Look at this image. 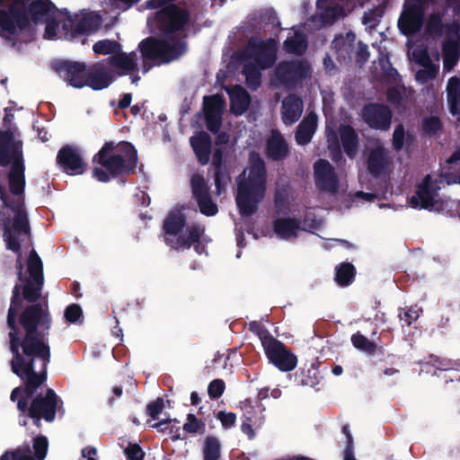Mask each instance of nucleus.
<instances>
[{"label":"nucleus","instance_id":"obj_1","mask_svg":"<svg viewBox=\"0 0 460 460\" xmlns=\"http://www.w3.org/2000/svg\"><path fill=\"white\" fill-rule=\"evenodd\" d=\"M19 286H15L12 303L8 311L7 323L10 327V349L13 354L11 361L14 374L26 380L29 394L45 381L46 367L49 358V350L45 336L50 327V318L46 306L32 305L21 315V323L26 332L21 339L15 327V318L21 299Z\"/></svg>","mask_w":460,"mask_h":460},{"label":"nucleus","instance_id":"obj_2","mask_svg":"<svg viewBox=\"0 0 460 460\" xmlns=\"http://www.w3.org/2000/svg\"><path fill=\"white\" fill-rule=\"evenodd\" d=\"M22 144L13 134L0 133V228L7 249L19 252L20 243L29 235L23 204L24 175Z\"/></svg>","mask_w":460,"mask_h":460},{"label":"nucleus","instance_id":"obj_3","mask_svg":"<svg viewBox=\"0 0 460 460\" xmlns=\"http://www.w3.org/2000/svg\"><path fill=\"white\" fill-rule=\"evenodd\" d=\"M64 14L49 0H0V34L6 39L18 35L29 24V16L35 22L45 17L46 26L52 22V31H58Z\"/></svg>","mask_w":460,"mask_h":460},{"label":"nucleus","instance_id":"obj_4","mask_svg":"<svg viewBox=\"0 0 460 460\" xmlns=\"http://www.w3.org/2000/svg\"><path fill=\"white\" fill-rule=\"evenodd\" d=\"M267 172L260 155L252 152L249 155L247 166L236 178L237 191L235 200L243 216L253 214L265 197Z\"/></svg>","mask_w":460,"mask_h":460},{"label":"nucleus","instance_id":"obj_5","mask_svg":"<svg viewBox=\"0 0 460 460\" xmlns=\"http://www.w3.org/2000/svg\"><path fill=\"white\" fill-rule=\"evenodd\" d=\"M276 206L279 211L288 210L290 215L278 217L273 222L274 234L285 240H291L299 234L301 231H311L318 228L322 221L302 220L301 217L296 214V204L293 195L286 192H278L276 195Z\"/></svg>","mask_w":460,"mask_h":460},{"label":"nucleus","instance_id":"obj_6","mask_svg":"<svg viewBox=\"0 0 460 460\" xmlns=\"http://www.w3.org/2000/svg\"><path fill=\"white\" fill-rule=\"evenodd\" d=\"M276 42H249L243 53V74L247 85L256 89L261 82V70L270 67L276 59Z\"/></svg>","mask_w":460,"mask_h":460},{"label":"nucleus","instance_id":"obj_7","mask_svg":"<svg viewBox=\"0 0 460 460\" xmlns=\"http://www.w3.org/2000/svg\"><path fill=\"white\" fill-rule=\"evenodd\" d=\"M62 22L58 31H52V22H49L45 32V38H66L74 40L79 35L90 34L99 29L102 23L101 17L94 13H81L74 17L66 14L61 15Z\"/></svg>","mask_w":460,"mask_h":460},{"label":"nucleus","instance_id":"obj_8","mask_svg":"<svg viewBox=\"0 0 460 460\" xmlns=\"http://www.w3.org/2000/svg\"><path fill=\"white\" fill-rule=\"evenodd\" d=\"M140 49L146 72L152 65L170 62L185 52V43L181 39L170 37L167 40L148 39L141 42Z\"/></svg>","mask_w":460,"mask_h":460},{"label":"nucleus","instance_id":"obj_9","mask_svg":"<svg viewBox=\"0 0 460 460\" xmlns=\"http://www.w3.org/2000/svg\"><path fill=\"white\" fill-rule=\"evenodd\" d=\"M112 144H106L98 153L95 159L98 163L111 173H118L125 171H130L137 166V157L134 146L128 143L119 144L114 152Z\"/></svg>","mask_w":460,"mask_h":460},{"label":"nucleus","instance_id":"obj_10","mask_svg":"<svg viewBox=\"0 0 460 460\" xmlns=\"http://www.w3.org/2000/svg\"><path fill=\"white\" fill-rule=\"evenodd\" d=\"M185 217L181 210L172 211L164 222L165 241L174 248L190 247L194 243H199L204 233L202 226H194L188 229V236L179 235L184 226Z\"/></svg>","mask_w":460,"mask_h":460},{"label":"nucleus","instance_id":"obj_11","mask_svg":"<svg viewBox=\"0 0 460 460\" xmlns=\"http://www.w3.org/2000/svg\"><path fill=\"white\" fill-rule=\"evenodd\" d=\"M261 343L269 360L282 371H290L296 367V357L288 351L282 343L265 337Z\"/></svg>","mask_w":460,"mask_h":460},{"label":"nucleus","instance_id":"obj_12","mask_svg":"<svg viewBox=\"0 0 460 460\" xmlns=\"http://www.w3.org/2000/svg\"><path fill=\"white\" fill-rule=\"evenodd\" d=\"M425 0H405L398 26L405 35L416 32L421 26Z\"/></svg>","mask_w":460,"mask_h":460},{"label":"nucleus","instance_id":"obj_13","mask_svg":"<svg viewBox=\"0 0 460 460\" xmlns=\"http://www.w3.org/2000/svg\"><path fill=\"white\" fill-rule=\"evenodd\" d=\"M173 2L174 0H152L149 3L151 7L161 8L159 20L170 31L181 28L187 21L186 13L178 9Z\"/></svg>","mask_w":460,"mask_h":460},{"label":"nucleus","instance_id":"obj_14","mask_svg":"<svg viewBox=\"0 0 460 460\" xmlns=\"http://www.w3.org/2000/svg\"><path fill=\"white\" fill-rule=\"evenodd\" d=\"M438 181H433L429 175L426 176L418 186L416 194L411 198V207L413 208H432L438 202Z\"/></svg>","mask_w":460,"mask_h":460},{"label":"nucleus","instance_id":"obj_15","mask_svg":"<svg viewBox=\"0 0 460 460\" xmlns=\"http://www.w3.org/2000/svg\"><path fill=\"white\" fill-rule=\"evenodd\" d=\"M28 271L31 280L23 288V296L29 301H34L40 296L42 286V262L40 257L32 251L28 260Z\"/></svg>","mask_w":460,"mask_h":460},{"label":"nucleus","instance_id":"obj_16","mask_svg":"<svg viewBox=\"0 0 460 460\" xmlns=\"http://www.w3.org/2000/svg\"><path fill=\"white\" fill-rule=\"evenodd\" d=\"M33 452L34 456L31 455V448L29 446L24 445L16 448L13 451L7 452L1 456L0 460H43L45 459L48 448L49 441L44 436H38L33 439Z\"/></svg>","mask_w":460,"mask_h":460},{"label":"nucleus","instance_id":"obj_17","mask_svg":"<svg viewBox=\"0 0 460 460\" xmlns=\"http://www.w3.org/2000/svg\"><path fill=\"white\" fill-rule=\"evenodd\" d=\"M225 106V100L219 94L204 97L203 111L206 124L211 132H217L220 128Z\"/></svg>","mask_w":460,"mask_h":460},{"label":"nucleus","instance_id":"obj_18","mask_svg":"<svg viewBox=\"0 0 460 460\" xmlns=\"http://www.w3.org/2000/svg\"><path fill=\"white\" fill-rule=\"evenodd\" d=\"M409 56L421 66L416 73V79L421 84L433 79L438 70V66L433 64L426 50L420 47H409Z\"/></svg>","mask_w":460,"mask_h":460},{"label":"nucleus","instance_id":"obj_19","mask_svg":"<svg viewBox=\"0 0 460 460\" xmlns=\"http://www.w3.org/2000/svg\"><path fill=\"white\" fill-rule=\"evenodd\" d=\"M57 407V396L52 390H48L44 398L37 397L30 409V415L36 419L35 424L39 425L40 419L52 421L55 417Z\"/></svg>","mask_w":460,"mask_h":460},{"label":"nucleus","instance_id":"obj_20","mask_svg":"<svg viewBox=\"0 0 460 460\" xmlns=\"http://www.w3.org/2000/svg\"><path fill=\"white\" fill-rule=\"evenodd\" d=\"M447 40L444 44V68L450 71L457 63L460 56V35L458 24H452L447 31Z\"/></svg>","mask_w":460,"mask_h":460},{"label":"nucleus","instance_id":"obj_21","mask_svg":"<svg viewBox=\"0 0 460 460\" xmlns=\"http://www.w3.org/2000/svg\"><path fill=\"white\" fill-rule=\"evenodd\" d=\"M314 179L316 185L332 194L339 192V183L332 165L324 160L314 164Z\"/></svg>","mask_w":460,"mask_h":460},{"label":"nucleus","instance_id":"obj_22","mask_svg":"<svg viewBox=\"0 0 460 460\" xmlns=\"http://www.w3.org/2000/svg\"><path fill=\"white\" fill-rule=\"evenodd\" d=\"M58 71L71 86L75 88L86 86L87 72L84 64L65 61L59 65Z\"/></svg>","mask_w":460,"mask_h":460},{"label":"nucleus","instance_id":"obj_23","mask_svg":"<svg viewBox=\"0 0 460 460\" xmlns=\"http://www.w3.org/2000/svg\"><path fill=\"white\" fill-rule=\"evenodd\" d=\"M191 186L200 212L206 216L216 215L217 212V207L211 201L208 194V188L204 179L199 175H194L191 179Z\"/></svg>","mask_w":460,"mask_h":460},{"label":"nucleus","instance_id":"obj_24","mask_svg":"<svg viewBox=\"0 0 460 460\" xmlns=\"http://www.w3.org/2000/svg\"><path fill=\"white\" fill-rule=\"evenodd\" d=\"M391 111L384 105L370 104L365 107L363 118L371 127L380 129H387L391 123Z\"/></svg>","mask_w":460,"mask_h":460},{"label":"nucleus","instance_id":"obj_25","mask_svg":"<svg viewBox=\"0 0 460 460\" xmlns=\"http://www.w3.org/2000/svg\"><path fill=\"white\" fill-rule=\"evenodd\" d=\"M58 162L70 175H77L84 171V164L79 152L72 147H63L58 155Z\"/></svg>","mask_w":460,"mask_h":460},{"label":"nucleus","instance_id":"obj_26","mask_svg":"<svg viewBox=\"0 0 460 460\" xmlns=\"http://www.w3.org/2000/svg\"><path fill=\"white\" fill-rule=\"evenodd\" d=\"M367 164L370 172L376 175L385 172L389 168L391 160L386 150L379 143L371 148Z\"/></svg>","mask_w":460,"mask_h":460},{"label":"nucleus","instance_id":"obj_27","mask_svg":"<svg viewBox=\"0 0 460 460\" xmlns=\"http://www.w3.org/2000/svg\"><path fill=\"white\" fill-rule=\"evenodd\" d=\"M110 70L102 64L93 66L91 72H87L86 86L93 90H102L109 86L112 81Z\"/></svg>","mask_w":460,"mask_h":460},{"label":"nucleus","instance_id":"obj_28","mask_svg":"<svg viewBox=\"0 0 460 460\" xmlns=\"http://www.w3.org/2000/svg\"><path fill=\"white\" fill-rule=\"evenodd\" d=\"M303 112L302 101L290 95L284 99L282 102V119L286 125H292L301 117Z\"/></svg>","mask_w":460,"mask_h":460},{"label":"nucleus","instance_id":"obj_29","mask_svg":"<svg viewBox=\"0 0 460 460\" xmlns=\"http://www.w3.org/2000/svg\"><path fill=\"white\" fill-rule=\"evenodd\" d=\"M266 154L273 160L285 158L288 154V146L284 137L277 131H272L267 140Z\"/></svg>","mask_w":460,"mask_h":460},{"label":"nucleus","instance_id":"obj_30","mask_svg":"<svg viewBox=\"0 0 460 460\" xmlns=\"http://www.w3.org/2000/svg\"><path fill=\"white\" fill-rule=\"evenodd\" d=\"M231 102V111L235 115L243 114L250 104V97L246 91L239 85L226 89Z\"/></svg>","mask_w":460,"mask_h":460},{"label":"nucleus","instance_id":"obj_31","mask_svg":"<svg viewBox=\"0 0 460 460\" xmlns=\"http://www.w3.org/2000/svg\"><path fill=\"white\" fill-rule=\"evenodd\" d=\"M190 145L202 164H206L209 161L211 139L205 132H200L190 138Z\"/></svg>","mask_w":460,"mask_h":460},{"label":"nucleus","instance_id":"obj_32","mask_svg":"<svg viewBox=\"0 0 460 460\" xmlns=\"http://www.w3.org/2000/svg\"><path fill=\"white\" fill-rule=\"evenodd\" d=\"M317 127V117L314 113H309L299 124L296 139L299 145H306L309 143L315 132Z\"/></svg>","mask_w":460,"mask_h":460},{"label":"nucleus","instance_id":"obj_33","mask_svg":"<svg viewBox=\"0 0 460 460\" xmlns=\"http://www.w3.org/2000/svg\"><path fill=\"white\" fill-rule=\"evenodd\" d=\"M447 91L450 112L453 115H456L458 113V104L460 102V80L456 77L449 79Z\"/></svg>","mask_w":460,"mask_h":460},{"label":"nucleus","instance_id":"obj_34","mask_svg":"<svg viewBox=\"0 0 460 460\" xmlns=\"http://www.w3.org/2000/svg\"><path fill=\"white\" fill-rule=\"evenodd\" d=\"M307 66L296 64H280L277 70V76L280 83H285L291 77H302Z\"/></svg>","mask_w":460,"mask_h":460},{"label":"nucleus","instance_id":"obj_35","mask_svg":"<svg viewBox=\"0 0 460 460\" xmlns=\"http://www.w3.org/2000/svg\"><path fill=\"white\" fill-rule=\"evenodd\" d=\"M136 55L134 53H121L112 58V66L119 70L120 74L128 73L136 68Z\"/></svg>","mask_w":460,"mask_h":460},{"label":"nucleus","instance_id":"obj_36","mask_svg":"<svg viewBox=\"0 0 460 460\" xmlns=\"http://www.w3.org/2000/svg\"><path fill=\"white\" fill-rule=\"evenodd\" d=\"M340 134L345 152L349 156H353L358 145L354 130L350 127L343 126L340 129Z\"/></svg>","mask_w":460,"mask_h":460},{"label":"nucleus","instance_id":"obj_37","mask_svg":"<svg viewBox=\"0 0 460 460\" xmlns=\"http://www.w3.org/2000/svg\"><path fill=\"white\" fill-rule=\"evenodd\" d=\"M220 456V443L214 437H208L204 440L203 457L204 460H218Z\"/></svg>","mask_w":460,"mask_h":460},{"label":"nucleus","instance_id":"obj_38","mask_svg":"<svg viewBox=\"0 0 460 460\" xmlns=\"http://www.w3.org/2000/svg\"><path fill=\"white\" fill-rule=\"evenodd\" d=\"M285 49L287 51L297 55L302 54L306 49V42L305 36L296 31L293 38L288 37L285 40Z\"/></svg>","mask_w":460,"mask_h":460},{"label":"nucleus","instance_id":"obj_39","mask_svg":"<svg viewBox=\"0 0 460 460\" xmlns=\"http://www.w3.org/2000/svg\"><path fill=\"white\" fill-rule=\"evenodd\" d=\"M222 162V151L221 148H217L213 155V164L217 168L216 172V186L218 194L221 193L222 188L226 186L230 181V177L228 174L222 175L220 173V166Z\"/></svg>","mask_w":460,"mask_h":460},{"label":"nucleus","instance_id":"obj_40","mask_svg":"<svg viewBox=\"0 0 460 460\" xmlns=\"http://www.w3.org/2000/svg\"><path fill=\"white\" fill-rule=\"evenodd\" d=\"M354 276V268L349 263L341 264L336 270V281L341 286H347Z\"/></svg>","mask_w":460,"mask_h":460},{"label":"nucleus","instance_id":"obj_41","mask_svg":"<svg viewBox=\"0 0 460 460\" xmlns=\"http://www.w3.org/2000/svg\"><path fill=\"white\" fill-rule=\"evenodd\" d=\"M351 342L356 349L365 353L373 354L376 351V344L359 333L352 335Z\"/></svg>","mask_w":460,"mask_h":460},{"label":"nucleus","instance_id":"obj_42","mask_svg":"<svg viewBox=\"0 0 460 460\" xmlns=\"http://www.w3.org/2000/svg\"><path fill=\"white\" fill-rule=\"evenodd\" d=\"M93 49L95 54L108 55L111 53H117L120 49V46L116 41L104 40L95 43L93 47Z\"/></svg>","mask_w":460,"mask_h":460},{"label":"nucleus","instance_id":"obj_43","mask_svg":"<svg viewBox=\"0 0 460 460\" xmlns=\"http://www.w3.org/2000/svg\"><path fill=\"white\" fill-rule=\"evenodd\" d=\"M206 425L205 423L199 420L194 414H188L186 422L183 425V429L187 433H199L202 434L205 432Z\"/></svg>","mask_w":460,"mask_h":460},{"label":"nucleus","instance_id":"obj_44","mask_svg":"<svg viewBox=\"0 0 460 460\" xmlns=\"http://www.w3.org/2000/svg\"><path fill=\"white\" fill-rule=\"evenodd\" d=\"M354 40L355 35L351 32H349L345 37L340 36L335 38L333 45L334 48L339 49L341 51L349 52L352 48V43Z\"/></svg>","mask_w":460,"mask_h":460},{"label":"nucleus","instance_id":"obj_45","mask_svg":"<svg viewBox=\"0 0 460 460\" xmlns=\"http://www.w3.org/2000/svg\"><path fill=\"white\" fill-rule=\"evenodd\" d=\"M346 14V11L342 7H331L324 11L323 14V24H327L332 22L335 18L343 16Z\"/></svg>","mask_w":460,"mask_h":460},{"label":"nucleus","instance_id":"obj_46","mask_svg":"<svg viewBox=\"0 0 460 460\" xmlns=\"http://www.w3.org/2000/svg\"><path fill=\"white\" fill-rule=\"evenodd\" d=\"M217 419L221 422L225 429L232 428L236 421V415L233 412L218 411Z\"/></svg>","mask_w":460,"mask_h":460},{"label":"nucleus","instance_id":"obj_47","mask_svg":"<svg viewBox=\"0 0 460 460\" xmlns=\"http://www.w3.org/2000/svg\"><path fill=\"white\" fill-rule=\"evenodd\" d=\"M225 390V384L220 379L212 381L208 388V395L212 398H217L222 395Z\"/></svg>","mask_w":460,"mask_h":460},{"label":"nucleus","instance_id":"obj_48","mask_svg":"<svg viewBox=\"0 0 460 460\" xmlns=\"http://www.w3.org/2000/svg\"><path fill=\"white\" fill-rule=\"evenodd\" d=\"M381 15H382L381 9H376V10L366 13L365 15L363 16V23L369 28H374L376 25V23L378 22V18Z\"/></svg>","mask_w":460,"mask_h":460},{"label":"nucleus","instance_id":"obj_49","mask_svg":"<svg viewBox=\"0 0 460 460\" xmlns=\"http://www.w3.org/2000/svg\"><path fill=\"white\" fill-rule=\"evenodd\" d=\"M404 138H405L404 128L402 125H399L395 128V129L394 131V136H393L394 147L397 150L401 149L403 146Z\"/></svg>","mask_w":460,"mask_h":460},{"label":"nucleus","instance_id":"obj_50","mask_svg":"<svg viewBox=\"0 0 460 460\" xmlns=\"http://www.w3.org/2000/svg\"><path fill=\"white\" fill-rule=\"evenodd\" d=\"M82 315L81 307L77 305H69L65 311V317L70 323L76 322Z\"/></svg>","mask_w":460,"mask_h":460},{"label":"nucleus","instance_id":"obj_51","mask_svg":"<svg viewBox=\"0 0 460 460\" xmlns=\"http://www.w3.org/2000/svg\"><path fill=\"white\" fill-rule=\"evenodd\" d=\"M125 453L128 460H143L144 457V452L137 445L128 446Z\"/></svg>","mask_w":460,"mask_h":460},{"label":"nucleus","instance_id":"obj_52","mask_svg":"<svg viewBox=\"0 0 460 460\" xmlns=\"http://www.w3.org/2000/svg\"><path fill=\"white\" fill-rule=\"evenodd\" d=\"M423 127L427 133L434 134L440 128V121L436 117H430L425 119Z\"/></svg>","mask_w":460,"mask_h":460},{"label":"nucleus","instance_id":"obj_53","mask_svg":"<svg viewBox=\"0 0 460 460\" xmlns=\"http://www.w3.org/2000/svg\"><path fill=\"white\" fill-rule=\"evenodd\" d=\"M404 94V92H403ZM388 99L398 106H405V101L402 96V92L399 89L390 90L388 93Z\"/></svg>","mask_w":460,"mask_h":460},{"label":"nucleus","instance_id":"obj_54","mask_svg":"<svg viewBox=\"0 0 460 460\" xmlns=\"http://www.w3.org/2000/svg\"><path fill=\"white\" fill-rule=\"evenodd\" d=\"M419 318V310L416 308H410L403 313L401 320L406 324L410 325Z\"/></svg>","mask_w":460,"mask_h":460},{"label":"nucleus","instance_id":"obj_55","mask_svg":"<svg viewBox=\"0 0 460 460\" xmlns=\"http://www.w3.org/2000/svg\"><path fill=\"white\" fill-rule=\"evenodd\" d=\"M343 433L347 436V447L344 451V460H356L352 452V438L348 433L347 428L343 429Z\"/></svg>","mask_w":460,"mask_h":460},{"label":"nucleus","instance_id":"obj_56","mask_svg":"<svg viewBox=\"0 0 460 460\" xmlns=\"http://www.w3.org/2000/svg\"><path fill=\"white\" fill-rule=\"evenodd\" d=\"M326 137L329 142V146H333V148L337 149L339 147L338 137L330 123H328L326 127Z\"/></svg>","mask_w":460,"mask_h":460},{"label":"nucleus","instance_id":"obj_57","mask_svg":"<svg viewBox=\"0 0 460 460\" xmlns=\"http://www.w3.org/2000/svg\"><path fill=\"white\" fill-rule=\"evenodd\" d=\"M428 31L430 33H436L439 31L440 28V18L438 15L434 14L431 15L429 19L428 25H427Z\"/></svg>","mask_w":460,"mask_h":460},{"label":"nucleus","instance_id":"obj_58","mask_svg":"<svg viewBox=\"0 0 460 460\" xmlns=\"http://www.w3.org/2000/svg\"><path fill=\"white\" fill-rule=\"evenodd\" d=\"M164 407V402L162 400H156L153 403L148 405V412L149 415L155 420L157 418L158 414L162 411Z\"/></svg>","mask_w":460,"mask_h":460},{"label":"nucleus","instance_id":"obj_59","mask_svg":"<svg viewBox=\"0 0 460 460\" xmlns=\"http://www.w3.org/2000/svg\"><path fill=\"white\" fill-rule=\"evenodd\" d=\"M83 460H98L97 450L93 447H85L82 449Z\"/></svg>","mask_w":460,"mask_h":460},{"label":"nucleus","instance_id":"obj_60","mask_svg":"<svg viewBox=\"0 0 460 460\" xmlns=\"http://www.w3.org/2000/svg\"><path fill=\"white\" fill-rule=\"evenodd\" d=\"M93 176L99 181H108L110 177L106 171L103 168H95L93 170Z\"/></svg>","mask_w":460,"mask_h":460},{"label":"nucleus","instance_id":"obj_61","mask_svg":"<svg viewBox=\"0 0 460 460\" xmlns=\"http://www.w3.org/2000/svg\"><path fill=\"white\" fill-rule=\"evenodd\" d=\"M358 57L360 61H365L368 58L367 47L366 45H362L360 42L358 44Z\"/></svg>","mask_w":460,"mask_h":460},{"label":"nucleus","instance_id":"obj_62","mask_svg":"<svg viewBox=\"0 0 460 460\" xmlns=\"http://www.w3.org/2000/svg\"><path fill=\"white\" fill-rule=\"evenodd\" d=\"M242 431L246 434L250 438H252L254 437L253 429H252V425L249 422H243L242 424Z\"/></svg>","mask_w":460,"mask_h":460},{"label":"nucleus","instance_id":"obj_63","mask_svg":"<svg viewBox=\"0 0 460 460\" xmlns=\"http://www.w3.org/2000/svg\"><path fill=\"white\" fill-rule=\"evenodd\" d=\"M356 197L362 200L371 201L375 199V195L371 193L357 192Z\"/></svg>","mask_w":460,"mask_h":460},{"label":"nucleus","instance_id":"obj_64","mask_svg":"<svg viewBox=\"0 0 460 460\" xmlns=\"http://www.w3.org/2000/svg\"><path fill=\"white\" fill-rule=\"evenodd\" d=\"M433 365H435L438 369L447 370V369H448L449 364L446 360H441V359L436 358L434 360Z\"/></svg>","mask_w":460,"mask_h":460}]
</instances>
